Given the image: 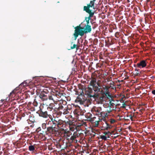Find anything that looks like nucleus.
I'll return each mask as SVG.
<instances>
[{
	"instance_id": "obj_12",
	"label": "nucleus",
	"mask_w": 155,
	"mask_h": 155,
	"mask_svg": "<svg viewBox=\"0 0 155 155\" xmlns=\"http://www.w3.org/2000/svg\"><path fill=\"white\" fill-rule=\"evenodd\" d=\"M106 127L105 129L106 130H108L109 129H110L112 127V126L111 125H109L108 124L106 123Z\"/></svg>"
},
{
	"instance_id": "obj_2",
	"label": "nucleus",
	"mask_w": 155,
	"mask_h": 155,
	"mask_svg": "<svg viewBox=\"0 0 155 155\" xmlns=\"http://www.w3.org/2000/svg\"><path fill=\"white\" fill-rule=\"evenodd\" d=\"M75 32L74 35L76 39L77 38L78 35L82 36L84 35L85 32L84 28L78 26L76 27L75 28Z\"/></svg>"
},
{
	"instance_id": "obj_10",
	"label": "nucleus",
	"mask_w": 155,
	"mask_h": 155,
	"mask_svg": "<svg viewBox=\"0 0 155 155\" xmlns=\"http://www.w3.org/2000/svg\"><path fill=\"white\" fill-rule=\"evenodd\" d=\"M95 110V111L97 112L98 114H99L102 112L101 109L100 107L96 108Z\"/></svg>"
},
{
	"instance_id": "obj_1",
	"label": "nucleus",
	"mask_w": 155,
	"mask_h": 155,
	"mask_svg": "<svg viewBox=\"0 0 155 155\" xmlns=\"http://www.w3.org/2000/svg\"><path fill=\"white\" fill-rule=\"evenodd\" d=\"M110 87L103 85L102 86V88L101 90V93L103 94H104L105 96V98H108L109 100H111V97L109 91V89Z\"/></svg>"
},
{
	"instance_id": "obj_24",
	"label": "nucleus",
	"mask_w": 155,
	"mask_h": 155,
	"mask_svg": "<svg viewBox=\"0 0 155 155\" xmlns=\"http://www.w3.org/2000/svg\"><path fill=\"white\" fill-rule=\"evenodd\" d=\"M130 119H131V120H132V117L131 116H130Z\"/></svg>"
},
{
	"instance_id": "obj_7",
	"label": "nucleus",
	"mask_w": 155,
	"mask_h": 155,
	"mask_svg": "<svg viewBox=\"0 0 155 155\" xmlns=\"http://www.w3.org/2000/svg\"><path fill=\"white\" fill-rule=\"evenodd\" d=\"M84 28L85 33L90 32L91 30V26L88 25H85Z\"/></svg>"
},
{
	"instance_id": "obj_4",
	"label": "nucleus",
	"mask_w": 155,
	"mask_h": 155,
	"mask_svg": "<svg viewBox=\"0 0 155 155\" xmlns=\"http://www.w3.org/2000/svg\"><path fill=\"white\" fill-rule=\"evenodd\" d=\"M91 84L94 87V90L95 91H100V87L99 86L98 84L97 83L96 79H92L91 81Z\"/></svg>"
},
{
	"instance_id": "obj_20",
	"label": "nucleus",
	"mask_w": 155,
	"mask_h": 155,
	"mask_svg": "<svg viewBox=\"0 0 155 155\" xmlns=\"http://www.w3.org/2000/svg\"><path fill=\"white\" fill-rule=\"evenodd\" d=\"M110 133L109 132H105L104 133V134H105V135H106V134H110Z\"/></svg>"
},
{
	"instance_id": "obj_21",
	"label": "nucleus",
	"mask_w": 155,
	"mask_h": 155,
	"mask_svg": "<svg viewBox=\"0 0 155 155\" xmlns=\"http://www.w3.org/2000/svg\"><path fill=\"white\" fill-rule=\"evenodd\" d=\"M22 84H23V85L25 84V85H26V84H25V82H24L23 83H22Z\"/></svg>"
},
{
	"instance_id": "obj_25",
	"label": "nucleus",
	"mask_w": 155,
	"mask_h": 155,
	"mask_svg": "<svg viewBox=\"0 0 155 155\" xmlns=\"http://www.w3.org/2000/svg\"><path fill=\"white\" fill-rule=\"evenodd\" d=\"M135 70L136 71H138V70H137V69H135Z\"/></svg>"
},
{
	"instance_id": "obj_9",
	"label": "nucleus",
	"mask_w": 155,
	"mask_h": 155,
	"mask_svg": "<svg viewBox=\"0 0 155 155\" xmlns=\"http://www.w3.org/2000/svg\"><path fill=\"white\" fill-rule=\"evenodd\" d=\"M106 101L107 102H109L110 104V107H114L115 105V104L114 103H112V101H113L112 98H111V100H110L108 98H106Z\"/></svg>"
},
{
	"instance_id": "obj_22",
	"label": "nucleus",
	"mask_w": 155,
	"mask_h": 155,
	"mask_svg": "<svg viewBox=\"0 0 155 155\" xmlns=\"http://www.w3.org/2000/svg\"><path fill=\"white\" fill-rule=\"evenodd\" d=\"M14 93V91H12L10 94V95H11L12 94H13Z\"/></svg>"
},
{
	"instance_id": "obj_5",
	"label": "nucleus",
	"mask_w": 155,
	"mask_h": 155,
	"mask_svg": "<svg viewBox=\"0 0 155 155\" xmlns=\"http://www.w3.org/2000/svg\"><path fill=\"white\" fill-rule=\"evenodd\" d=\"M147 65L146 61L142 60L140 61V63H138L136 65V67L138 68H141L145 67Z\"/></svg>"
},
{
	"instance_id": "obj_16",
	"label": "nucleus",
	"mask_w": 155,
	"mask_h": 155,
	"mask_svg": "<svg viewBox=\"0 0 155 155\" xmlns=\"http://www.w3.org/2000/svg\"><path fill=\"white\" fill-rule=\"evenodd\" d=\"M76 46H77L75 44H74L73 45V46L71 47V48L72 49H74V48H75L76 47Z\"/></svg>"
},
{
	"instance_id": "obj_17",
	"label": "nucleus",
	"mask_w": 155,
	"mask_h": 155,
	"mask_svg": "<svg viewBox=\"0 0 155 155\" xmlns=\"http://www.w3.org/2000/svg\"><path fill=\"white\" fill-rule=\"evenodd\" d=\"M76 137L74 136H72L71 137V140H74L75 139V138Z\"/></svg>"
},
{
	"instance_id": "obj_15",
	"label": "nucleus",
	"mask_w": 155,
	"mask_h": 155,
	"mask_svg": "<svg viewBox=\"0 0 155 155\" xmlns=\"http://www.w3.org/2000/svg\"><path fill=\"white\" fill-rule=\"evenodd\" d=\"M115 121V120L114 119H111L110 120V122L111 124L114 123Z\"/></svg>"
},
{
	"instance_id": "obj_19",
	"label": "nucleus",
	"mask_w": 155,
	"mask_h": 155,
	"mask_svg": "<svg viewBox=\"0 0 155 155\" xmlns=\"http://www.w3.org/2000/svg\"><path fill=\"white\" fill-rule=\"evenodd\" d=\"M49 99L50 100H53V98L52 97L50 96L49 97Z\"/></svg>"
},
{
	"instance_id": "obj_6",
	"label": "nucleus",
	"mask_w": 155,
	"mask_h": 155,
	"mask_svg": "<svg viewBox=\"0 0 155 155\" xmlns=\"http://www.w3.org/2000/svg\"><path fill=\"white\" fill-rule=\"evenodd\" d=\"M39 97L43 101L47 100L48 98L47 94L46 93L45 94L44 92H41L39 95Z\"/></svg>"
},
{
	"instance_id": "obj_13",
	"label": "nucleus",
	"mask_w": 155,
	"mask_h": 155,
	"mask_svg": "<svg viewBox=\"0 0 155 155\" xmlns=\"http://www.w3.org/2000/svg\"><path fill=\"white\" fill-rule=\"evenodd\" d=\"M41 116L44 117H46L47 116V113L46 112L42 113L41 114Z\"/></svg>"
},
{
	"instance_id": "obj_23",
	"label": "nucleus",
	"mask_w": 155,
	"mask_h": 155,
	"mask_svg": "<svg viewBox=\"0 0 155 155\" xmlns=\"http://www.w3.org/2000/svg\"><path fill=\"white\" fill-rule=\"evenodd\" d=\"M86 22H87V25H88V24L89 23V21H86Z\"/></svg>"
},
{
	"instance_id": "obj_11",
	"label": "nucleus",
	"mask_w": 155,
	"mask_h": 155,
	"mask_svg": "<svg viewBox=\"0 0 155 155\" xmlns=\"http://www.w3.org/2000/svg\"><path fill=\"white\" fill-rule=\"evenodd\" d=\"M35 149V147L33 145H31L29 147V150L30 151H33Z\"/></svg>"
},
{
	"instance_id": "obj_18",
	"label": "nucleus",
	"mask_w": 155,
	"mask_h": 155,
	"mask_svg": "<svg viewBox=\"0 0 155 155\" xmlns=\"http://www.w3.org/2000/svg\"><path fill=\"white\" fill-rule=\"evenodd\" d=\"M152 92L153 94L155 95V90L152 91Z\"/></svg>"
},
{
	"instance_id": "obj_3",
	"label": "nucleus",
	"mask_w": 155,
	"mask_h": 155,
	"mask_svg": "<svg viewBox=\"0 0 155 155\" xmlns=\"http://www.w3.org/2000/svg\"><path fill=\"white\" fill-rule=\"evenodd\" d=\"M94 9V8H91L89 6H84V10H85L86 12L90 14L89 16L87 18H85L86 21H89L91 19V18L93 16L94 14L93 12L94 11L93 10Z\"/></svg>"
},
{
	"instance_id": "obj_14",
	"label": "nucleus",
	"mask_w": 155,
	"mask_h": 155,
	"mask_svg": "<svg viewBox=\"0 0 155 155\" xmlns=\"http://www.w3.org/2000/svg\"><path fill=\"white\" fill-rule=\"evenodd\" d=\"M100 137L101 139L104 140H106L107 139V137L104 135H101Z\"/></svg>"
},
{
	"instance_id": "obj_8",
	"label": "nucleus",
	"mask_w": 155,
	"mask_h": 155,
	"mask_svg": "<svg viewBox=\"0 0 155 155\" xmlns=\"http://www.w3.org/2000/svg\"><path fill=\"white\" fill-rule=\"evenodd\" d=\"M95 0H92L90 1V3L87 6H89L91 8H94V1Z\"/></svg>"
},
{
	"instance_id": "obj_26",
	"label": "nucleus",
	"mask_w": 155,
	"mask_h": 155,
	"mask_svg": "<svg viewBox=\"0 0 155 155\" xmlns=\"http://www.w3.org/2000/svg\"><path fill=\"white\" fill-rule=\"evenodd\" d=\"M113 109H113V108H112V109H110V110H113Z\"/></svg>"
}]
</instances>
